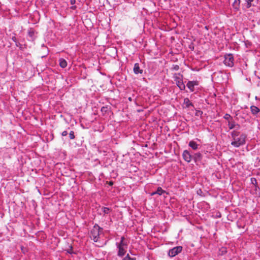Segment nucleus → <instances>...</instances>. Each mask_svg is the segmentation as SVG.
Masks as SVG:
<instances>
[{
  "instance_id": "f257e3e1",
  "label": "nucleus",
  "mask_w": 260,
  "mask_h": 260,
  "mask_svg": "<svg viewBox=\"0 0 260 260\" xmlns=\"http://www.w3.org/2000/svg\"><path fill=\"white\" fill-rule=\"evenodd\" d=\"M103 228L95 224L90 231V237L94 242H97L100 238V235L103 232Z\"/></svg>"
},
{
  "instance_id": "f03ea898",
  "label": "nucleus",
  "mask_w": 260,
  "mask_h": 260,
  "mask_svg": "<svg viewBox=\"0 0 260 260\" xmlns=\"http://www.w3.org/2000/svg\"><path fill=\"white\" fill-rule=\"evenodd\" d=\"M247 135L244 133L240 134L239 137L233 140L231 142L232 145L235 147H239L241 146L244 145L246 143V139Z\"/></svg>"
},
{
  "instance_id": "7ed1b4c3",
  "label": "nucleus",
  "mask_w": 260,
  "mask_h": 260,
  "mask_svg": "<svg viewBox=\"0 0 260 260\" xmlns=\"http://www.w3.org/2000/svg\"><path fill=\"white\" fill-rule=\"evenodd\" d=\"M173 78L180 90H184L185 89V85L183 82V75L180 74L175 73L173 76Z\"/></svg>"
},
{
  "instance_id": "20e7f679",
  "label": "nucleus",
  "mask_w": 260,
  "mask_h": 260,
  "mask_svg": "<svg viewBox=\"0 0 260 260\" xmlns=\"http://www.w3.org/2000/svg\"><path fill=\"white\" fill-rule=\"evenodd\" d=\"M224 64L229 67L234 66V57L233 54H228L224 56V60L223 61Z\"/></svg>"
},
{
  "instance_id": "39448f33",
  "label": "nucleus",
  "mask_w": 260,
  "mask_h": 260,
  "mask_svg": "<svg viewBox=\"0 0 260 260\" xmlns=\"http://www.w3.org/2000/svg\"><path fill=\"white\" fill-rule=\"evenodd\" d=\"M182 247L181 246H176L170 249L168 251V255L170 257H174L182 251Z\"/></svg>"
},
{
  "instance_id": "423d86ee",
  "label": "nucleus",
  "mask_w": 260,
  "mask_h": 260,
  "mask_svg": "<svg viewBox=\"0 0 260 260\" xmlns=\"http://www.w3.org/2000/svg\"><path fill=\"white\" fill-rule=\"evenodd\" d=\"M199 85V82L197 80L188 81L186 84V86L191 92L194 91V86Z\"/></svg>"
},
{
  "instance_id": "0eeeda50",
  "label": "nucleus",
  "mask_w": 260,
  "mask_h": 260,
  "mask_svg": "<svg viewBox=\"0 0 260 260\" xmlns=\"http://www.w3.org/2000/svg\"><path fill=\"white\" fill-rule=\"evenodd\" d=\"M182 156L183 159L187 162H190L192 158V155L187 150H185L183 151Z\"/></svg>"
},
{
  "instance_id": "6e6552de",
  "label": "nucleus",
  "mask_w": 260,
  "mask_h": 260,
  "mask_svg": "<svg viewBox=\"0 0 260 260\" xmlns=\"http://www.w3.org/2000/svg\"><path fill=\"white\" fill-rule=\"evenodd\" d=\"M118 249L117 255L119 257H122L124 256L126 252L127 248H124L122 247H117Z\"/></svg>"
},
{
  "instance_id": "1a4fd4ad",
  "label": "nucleus",
  "mask_w": 260,
  "mask_h": 260,
  "mask_svg": "<svg viewBox=\"0 0 260 260\" xmlns=\"http://www.w3.org/2000/svg\"><path fill=\"white\" fill-rule=\"evenodd\" d=\"M228 126L230 129L234 128L236 126H238V128L240 127V125L236 123L232 119L231 120H229L228 122Z\"/></svg>"
},
{
  "instance_id": "9d476101",
  "label": "nucleus",
  "mask_w": 260,
  "mask_h": 260,
  "mask_svg": "<svg viewBox=\"0 0 260 260\" xmlns=\"http://www.w3.org/2000/svg\"><path fill=\"white\" fill-rule=\"evenodd\" d=\"M134 72L136 74H138L139 73L142 74L143 73V70L140 69L139 64L138 63H136L134 64Z\"/></svg>"
},
{
  "instance_id": "9b49d317",
  "label": "nucleus",
  "mask_w": 260,
  "mask_h": 260,
  "mask_svg": "<svg viewBox=\"0 0 260 260\" xmlns=\"http://www.w3.org/2000/svg\"><path fill=\"white\" fill-rule=\"evenodd\" d=\"M202 154L200 152L196 153L192 155V159H193L195 162H197L198 161H200L202 159Z\"/></svg>"
},
{
  "instance_id": "f8f14e48",
  "label": "nucleus",
  "mask_w": 260,
  "mask_h": 260,
  "mask_svg": "<svg viewBox=\"0 0 260 260\" xmlns=\"http://www.w3.org/2000/svg\"><path fill=\"white\" fill-rule=\"evenodd\" d=\"M188 146L193 150H197L199 148V145L194 141H190L189 142Z\"/></svg>"
},
{
  "instance_id": "ddd939ff",
  "label": "nucleus",
  "mask_w": 260,
  "mask_h": 260,
  "mask_svg": "<svg viewBox=\"0 0 260 260\" xmlns=\"http://www.w3.org/2000/svg\"><path fill=\"white\" fill-rule=\"evenodd\" d=\"M183 104L185 105L186 108H189L190 106L193 107V105L187 98H186L184 99Z\"/></svg>"
},
{
  "instance_id": "4468645a",
  "label": "nucleus",
  "mask_w": 260,
  "mask_h": 260,
  "mask_svg": "<svg viewBox=\"0 0 260 260\" xmlns=\"http://www.w3.org/2000/svg\"><path fill=\"white\" fill-rule=\"evenodd\" d=\"M250 110L251 113L254 115L257 114L260 111L259 109L255 106H251L250 107Z\"/></svg>"
},
{
  "instance_id": "2eb2a0df",
  "label": "nucleus",
  "mask_w": 260,
  "mask_h": 260,
  "mask_svg": "<svg viewBox=\"0 0 260 260\" xmlns=\"http://www.w3.org/2000/svg\"><path fill=\"white\" fill-rule=\"evenodd\" d=\"M240 135V132L237 130H234L231 133V136H232L233 140L236 138Z\"/></svg>"
},
{
  "instance_id": "dca6fc26",
  "label": "nucleus",
  "mask_w": 260,
  "mask_h": 260,
  "mask_svg": "<svg viewBox=\"0 0 260 260\" xmlns=\"http://www.w3.org/2000/svg\"><path fill=\"white\" fill-rule=\"evenodd\" d=\"M59 65L62 68H64L67 66V62L66 60L63 58L59 59Z\"/></svg>"
},
{
  "instance_id": "f3484780",
  "label": "nucleus",
  "mask_w": 260,
  "mask_h": 260,
  "mask_svg": "<svg viewBox=\"0 0 260 260\" xmlns=\"http://www.w3.org/2000/svg\"><path fill=\"white\" fill-rule=\"evenodd\" d=\"M116 245L117 247H122L124 248H127V242H120L119 243H116Z\"/></svg>"
},
{
  "instance_id": "a211bd4d",
  "label": "nucleus",
  "mask_w": 260,
  "mask_h": 260,
  "mask_svg": "<svg viewBox=\"0 0 260 260\" xmlns=\"http://www.w3.org/2000/svg\"><path fill=\"white\" fill-rule=\"evenodd\" d=\"M240 4V0H235L233 6L234 9L238 10Z\"/></svg>"
},
{
  "instance_id": "6ab92c4d",
  "label": "nucleus",
  "mask_w": 260,
  "mask_h": 260,
  "mask_svg": "<svg viewBox=\"0 0 260 260\" xmlns=\"http://www.w3.org/2000/svg\"><path fill=\"white\" fill-rule=\"evenodd\" d=\"M156 191L157 194L159 196L162 195L163 193L166 192V191L163 190L161 187H158Z\"/></svg>"
},
{
  "instance_id": "aec40b11",
  "label": "nucleus",
  "mask_w": 260,
  "mask_h": 260,
  "mask_svg": "<svg viewBox=\"0 0 260 260\" xmlns=\"http://www.w3.org/2000/svg\"><path fill=\"white\" fill-rule=\"evenodd\" d=\"M102 210L105 214H108L111 210L109 208L103 207L102 208Z\"/></svg>"
},
{
  "instance_id": "412c9836",
  "label": "nucleus",
  "mask_w": 260,
  "mask_h": 260,
  "mask_svg": "<svg viewBox=\"0 0 260 260\" xmlns=\"http://www.w3.org/2000/svg\"><path fill=\"white\" fill-rule=\"evenodd\" d=\"M122 260H136V258L131 257L129 254H127L122 259Z\"/></svg>"
},
{
  "instance_id": "4be33fe9",
  "label": "nucleus",
  "mask_w": 260,
  "mask_h": 260,
  "mask_svg": "<svg viewBox=\"0 0 260 260\" xmlns=\"http://www.w3.org/2000/svg\"><path fill=\"white\" fill-rule=\"evenodd\" d=\"M223 117L225 119L228 120L229 121L233 119L231 116L229 114H225Z\"/></svg>"
},
{
  "instance_id": "5701e85b",
  "label": "nucleus",
  "mask_w": 260,
  "mask_h": 260,
  "mask_svg": "<svg viewBox=\"0 0 260 260\" xmlns=\"http://www.w3.org/2000/svg\"><path fill=\"white\" fill-rule=\"evenodd\" d=\"M108 110V106H103L101 108V112L103 113H106Z\"/></svg>"
},
{
  "instance_id": "b1692460",
  "label": "nucleus",
  "mask_w": 260,
  "mask_h": 260,
  "mask_svg": "<svg viewBox=\"0 0 260 260\" xmlns=\"http://www.w3.org/2000/svg\"><path fill=\"white\" fill-rule=\"evenodd\" d=\"M69 137L70 139L73 140L75 138L74 132L73 131H71L69 133Z\"/></svg>"
},
{
  "instance_id": "393cba45",
  "label": "nucleus",
  "mask_w": 260,
  "mask_h": 260,
  "mask_svg": "<svg viewBox=\"0 0 260 260\" xmlns=\"http://www.w3.org/2000/svg\"><path fill=\"white\" fill-rule=\"evenodd\" d=\"M253 0H247V8H249L251 6V3L253 2Z\"/></svg>"
},
{
  "instance_id": "a878e982",
  "label": "nucleus",
  "mask_w": 260,
  "mask_h": 260,
  "mask_svg": "<svg viewBox=\"0 0 260 260\" xmlns=\"http://www.w3.org/2000/svg\"><path fill=\"white\" fill-rule=\"evenodd\" d=\"M251 182L253 183V184H254V183H256V180L255 178H251Z\"/></svg>"
},
{
  "instance_id": "bb28decb",
  "label": "nucleus",
  "mask_w": 260,
  "mask_h": 260,
  "mask_svg": "<svg viewBox=\"0 0 260 260\" xmlns=\"http://www.w3.org/2000/svg\"><path fill=\"white\" fill-rule=\"evenodd\" d=\"M68 135V132L67 131H64L62 132L61 135L62 136H66Z\"/></svg>"
},
{
  "instance_id": "cd10ccee",
  "label": "nucleus",
  "mask_w": 260,
  "mask_h": 260,
  "mask_svg": "<svg viewBox=\"0 0 260 260\" xmlns=\"http://www.w3.org/2000/svg\"><path fill=\"white\" fill-rule=\"evenodd\" d=\"M120 242H127L125 240V238L124 237L122 236L120 238Z\"/></svg>"
},
{
  "instance_id": "c85d7f7f",
  "label": "nucleus",
  "mask_w": 260,
  "mask_h": 260,
  "mask_svg": "<svg viewBox=\"0 0 260 260\" xmlns=\"http://www.w3.org/2000/svg\"><path fill=\"white\" fill-rule=\"evenodd\" d=\"M12 40H13V41L14 42H15L16 43V45L17 46H18L17 43V39L16 38V37H13V38H12Z\"/></svg>"
},
{
  "instance_id": "c756f323",
  "label": "nucleus",
  "mask_w": 260,
  "mask_h": 260,
  "mask_svg": "<svg viewBox=\"0 0 260 260\" xmlns=\"http://www.w3.org/2000/svg\"><path fill=\"white\" fill-rule=\"evenodd\" d=\"M179 66H178V65H175V66H174V68H173V69H174L175 70H176V71H177V70H178L179 69Z\"/></svg>"
},
{
  "instance_id": "7c9ffc66",
  "label": "nucleus",
  "mask_w": 260,
  "mask_h": 260,
  "mask_svg": "<svg viewBox=\"0 0 260 260\" xmlns=\"http://www.w3.org/2000/svg\"><path fill=\"white\" fill-rule=\"evenodd\" d=\"M70 3L71 5H73L76 3V0H71Z\"/></svg>"
},
{
  "instance_id": "2f4dec72",
  "label": "nucleus",
  "mask_w": 260,
  "mask_h": 260,
  "mask_svg": "<svg viewBox=\"0 0 260 260\" xmlns=\"http://www.w3.org/2000/svg\"><path fill=\"white\" fill-rule=\"evenodd\" d=\"M67 252L69 253H72V247H71V248L70 249H68L67 250Z\"/></svg>"
},
{
  "instance_id": "473e14b6",
  "label": "nucleus",
  "mask_w": 260,
  "mask_h": 260,
  "mask_svg": "<svg viewBox=\"0 0 260 260\" xmlns=\"http://www.w3.org/2000/svg\"><path fill=\"white\" fill-rule=\"evenodd\" d=\"M157 194L156 193V191H154V192H151L150 194H151V196H154L155 194Z\"/></svg>"
},
{
  "instance_id": "72a5a7b5",
  "label": "nucleus",
  "mask_w": 260,
  "mask_h": 260,
  "mask_svg": "<svg viewBox=\"0 0 260 260\" xmlns=\"http://www.w3.org/2000/svg\"><path fill=\"white\" fill-rule=\"evenodd\" d=\"M76 8V6H73L71 7V9H75Z\"/></svg>"
},
{
  "instance_id": "f704fd0d",
  "label": "nucleus",
  "mask_w": 260,
  "mask_h": 260,
  "mask_svg": "<svg viewBox=\"0 0 260 260\" xmlns=\"http://www.w3.org/2000/svg\"><path fill=\"white\" fill-rule=\"evenodd\" d=\"M128 100H129V101H132V98H131V97H130V98H128Z\"/></svg>"
}]
</instances>
